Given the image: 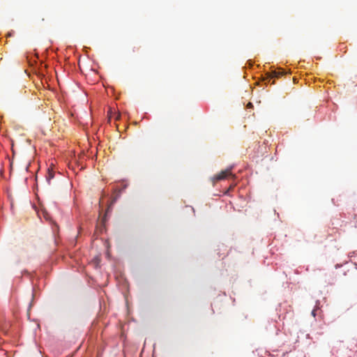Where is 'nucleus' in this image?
Here are the masks:
<instances>
[{"label": "nucleus", "mask_w": 357, "mask_h": 357, "mask_svg": "<svg viewBox=\"0 0 357 357\" xmlns=\"http://www.w3.org/2000/svg\"><path fill=\"white\" fill-rule=\"evenodd\" d=\"M284 74V72L283 70H279V71H276V70H274V71H272L271 73V74L269 75V76L266 78V79L268 80V83H271V84H275V81L273 80L271 82V80L275 78V77H281L282 75H283Z\"/></svg>", "instance_id": "nucleus-2"}, {"label": "nucleus", "mask_w": 357, "mask_h": 357, "mask_svg": "<svg viewBox=\"0 0 357 357\" xmlns=\"http://www.w3.org/2000/svg\"><path fill=\"white\" fill-rule=\"evenodd\" d=\"M230 176L233 177L234 175L231 173V168H227V169H226L225 170L221 171L220 173L215 174L212 178V181L213 183V185H215V183L216 182H218L219 181H221V180H223V179L228 178Z\"/></svg>", "instance_id": "nucleus-1"}, {"label": "nucleus", "mask_w": 357, "mask_h": 357, "mask_svg": "<svg viewBox=\"0 0 357 357\" xmlns=\"http://www.w3.org/2000/svg\"><path fill=\"white\" fill-rule=\"evenodd\" d=\"M252 105L251 102H249L248 105H247V107H252Z\"/></svg>", "instance_id": "nucleus-4"}, {"label": "nucleus", "mask_w": 357, "mask_h": 357, "mask_svg": "<svg viewBox=\"0 0 357 357\" xmlns=\"http://www.w3.org/2000/svg\"><path fill=\"white\" fill-rule=\"evenodd\" d=\"M313 316H315L314 310L312 311Z\"/></svg>", "instance_id": "nucleus-5"}, {"label": "nucleus", "mask_w": 357, "mask_h": 357, "mask_svg": "<svg viewBox=\"0 0 357 357\" xmlns=\"http://www.w3.org/2000/svg\"><path fill=\"white\" fill-rule=\"evenodd\" d=\"M54 176V173L53 171L50 170V169H48V172H47V174L46 176V179H47V183L50 184V181L52 178H53Z\"/></svg>", "instance_id": "nucleus-3"}]
</instances>
